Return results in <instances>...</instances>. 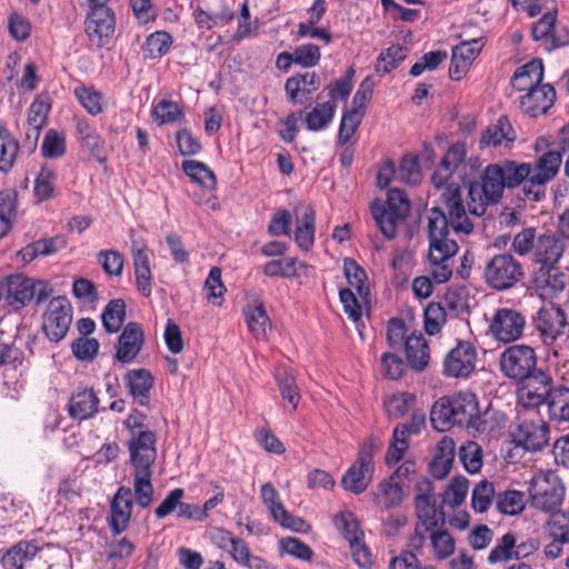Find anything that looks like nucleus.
<instances>
[{"mask_svg": "<svg viewBox=\"0 0 569 569\" xmlns=\"http://www.w3.org/2000/svg\"><path fill=\"white\" fill-rule=\"evenodd\" d=\"M156 433L151 430H138L131 435L129 450L134 468H151L156 460Z\"/></svg>", "mask_w": 569, "mask_h": 569, "instance_id": "21", "label": "nucleus"}, {"mask_svg": "<svg viewBox=\"0 0 569 569\" xmlns=\"http://www.w3.org/2000/svg\"><path fill=\"white\" fill-rule=\"evenodd\" d=\"M184 116L183 108L169 99L160 100L152 109V117L158 124L172 123Z\"/></svg>", "mask_w": 569, "mask_h": 569, "instance_id": "54", "label": "nucleus"}, {"mask_svg": "<svg viewBox=\"0 0 569 569\" xmlns=\"http://www.w3.org/2000/svg\"><path fill=\"white\" fill-rule=\"evenodd\" d=\"M244 312L250 332L256 338L264 337L267 329L271 327V322L263 303L258 302L254 306H249Z\"/></svg>", "mask_w": 569, "mask_h": 569, "instance_id": "48", "label": "nucleus"}, {"mask_svg": "<svg viewBox=\"0 0 569 569\" xmlns=\"http://www.w3.org/2000/svg\"><path fill=\"white\" fill-rule=\"evenodd\" d=\"M144 343V332L140 323L129 322L119 336L114 359L121 363L132 362Z\"/></svg>", "mask_w": 569, "mask_h": 569, "instance_id": "22", "label": "nucleus"}, {"mask_svg": "<svg viewBox=\"0 0 569 569\" xmlns=\"http://www.w3.org/2000/svg\"><path fill=\"white\" fill-rule=\"evenodd\" d=\"M322 96H317L316 107L306 116V126L310 131H320L328 127L332 121L337 103L333 101H326L320 103Z\"/></svg>", "mask_w": 569, "mask_h": 569, "instance_id": "40", "label": "nucleus"}, {"mask_svg": "<svg viewBox=\"0 0 569 569\" xmlns=\"http://www.w3.org/2000/svg\"><path fill=\"white\" fill-rule=\"evenodd\" d=\"M343 271L348 283L356 288L361 298H366L369 295V288L365 284L367 280L365 269L361 268L352 258H346L343 260Z\"/></svg>", "mask_w": 569, "mask_h": 569, "instance_id": "53", "label": "nucleus"}, {"mask_svg": "<svg viewBox=\"0 0 569 569\" xmlns=\"http://www.w3.org/2000/svg\"><path fill=\"white\" fill-rule=\"evenodd\" d=\"M445 220L438 214L430 221L428 259L432 264L431 276L437 283L447 282L452 276V269L448 261L459 250L455 239H445Z\"/></svg>", "mask_w": 569, "mask_h": 569, "instance_id": "4", "label": "nucleus"}, {"mask_svg": "<svg viewBox=\"0 0 569 569\" xmlns=\"http://www.w3.org/2000/svg\"><path fill=\"white\" fill-rule=\"evenodd\" d=\"M397 171L401 182L417 184L421 178L418 157L415 154L403 156Z\"/></svg>", "mask_w": 569, "mask_h": 569, "instance_id": "62", "label": "nucleus"}, {"mask_svg": "<svg viewBox=\"0 0 569 569\" xmlns=\"http://www.w3.org/2000/svg\"><path fill=\"white\" fill-rule=\"evenodd\" d=\"M426 427V413L422 409L413 410L409 423H398L392 432L388 450L386 452V463L392 466L398 463L409 448L408 437L418 435Z\"/></svg>", "mask_w": 569, "mask_h": 569, "instance_id": "11", "label": "nucleus"}, {"mask_svg": "<svg viewBox=\"0 0 569 569\" xmlns=\"http://www.w3.org/2000/svg\"><path fill=\"white\" fill-rule=\"evenodd\" d=\"M529 492L535 508L551 511L561 505L565 487L557 477L545 476L532 481Z\"/></svg>", "mask_w": 569, "mask_h": 569, "instance_id": "14", "label": "nucleus"}, {"mask_svg": "<svg viewBox=\"0 0 569 569\" xmlns=\"http://www.w3.org/2000/svg\"><path fill=\"white\" fill-rule=\"evenodd\" d=\"M468 485L467 478L462 476L455 477L447 488L442 501L448 502L452 507L460 506L466 499Z\"/></svg>", "mask_w": 569, "mask_h": 569, "instance_id": "63", "label": "nucleus"}, {"mask_svg": "<svg viewBox=\"0 0 569 569\" xmlns=\"http://www.w3.org/2000/svg\"><path fill=\"white\" fill-rule=\"evenodd\" d=\"M99 399L92 389H78L72 393L68 412L72 419L84 420L98 411Z\"/></svg>", "mask_w": 569, "mask_h": 569, "instance_id": "32", "label": "nucleus"}, {"mask_svg": "<svg viewBox=\"0 0 569 569\" xmlns=\"http://www.w3.org/2000/svg\"><path fill=\"white\" fill-rule=\"evenodd\" d=\"M274 379L282 399L296 410L300 401V391L293 373L284 367H278L274 371Z\"/></svg>", "mask_w": 569, "mask_h": 569, "instance_id": "43", "label": "nucleus"}, {"mask_svg": "<svg viewBox=\"0 0 569 569\" xmlns=\"http://www.w3.org/2000/svg\"><path fill=\"white\" fill-rule=\"evenodd\" d=\"M557 11L545 13L532 24L531 36L535 41H542L547 51L565 47L569 43V29L563 27L556 29Z\"/></svg>", "mask_w": 569, "mask_h": 569, "instance_id": "17", "label": "nucleus"}, {"mask_svg": "<svg viewBox=\"0 0 569 569\" xmlns=\"http://www.w3.org/2000/svg\"><path fill=\"white\" fill-rule=\"evenodd\" d=\"M429 538L438 559H447L455 552V539L448 530L440 528L432 530Z\"/></svg>", "mask_w": 569, "mask_h": 569, "instance_id": "59", "label": "nucleus"}, {"mask_svg": "<svg viewBox=\"0 0 569 569\" xmlns=\"http://www.w3.org/2000/svg\"><path fill=\"white\" fill-rule=\"evenodd\" d=\"M520 262L510 253L495 254L486 264V283L498 291L512 288L522 278Z\"/></svg>", "mask_w": 569, "mask_h": 569, "instance_id": "9", "label": "nucleus"}, {"mask_svg": "<svg viewBox=\"0 0 569 569\" xmlns=\"http://www.w3.org/2000/svg\"><path fill=\"white\" fill-rule=\"evenodd\" d=\"M127 387L133 398H138L141 406L149 403L150 389L153 386V377L147 369H134L124 377Z\"/></svg>", "mask_w": 569, "mask_h": 569, "instance_id": "37", "label": "nucleus"}, {"mask_svg": "<svg viewBox=\"0 0 569 569\" xmlns=\"http://www.w3.org/2000/svg\"><path fill=\"white\" fill-rule=\"evenodd\" d=\"M132 492L130 488L120 487L110 502L109 527L114 535L128 528L132 513Z\"/></svg>", "mask_w": 569, "mask_h": 569, "instance_id": "25", "label": "nucleus"}, {"mask_svg": "<svg viewBox=\"0 0 569 569\" xmlns=\"http://www.w3.org/2000/svg\"><path fill=\"white\" fill-rule=\"evenodd\" d=\"M321 84V80L316 72L297 73L289 77L284 83V91L288 101L292 104L298 102L299 92L310 94L316 91Z\"/></svg>", "mask_w": 569, "mask_h": 569, "instance_id": "36", "label": "nucleus"}, {"mask_svg": "<svg viewBox=\"0 0 569 569\" xmlns=\"http://www.w3.org/2000/svg\"><path fill=\"white\" fill-rule=\"evenodd\" d=\"M523 493L518 490H506L497 495V509L503 515H518L525 508Z\"/></svg>", "mask_w": 569, "mask_h": 569, "instance_id": "57", "label": "nucleus"}, {"mask_svg": "<svg viewBox=\"0 0 569 569\" xmlns=\"http://www.w3.org/2000/svg\"><path fill=\"white\" fill-rule=\"evenodd\" d=\"M563 237L556 233H542L537 237L535 261L543 266H556L565 251Z\"/></svg>", "mask_w": 569, "mask_h": 569, "instance_id": "26", "label": "nucleus"}, {"mask_svg": "<svg viewBox=\"0 0 569 569\" xmlns=\"http://www.w3.org/2000/svg\"><path fill=\"white\" fill-rule=\"evenodd\" d=\"M19 152L18 140L6 128H0V171L8 172L14 166Z\"/></svg>", "mask_w": 569, "mask_h": 569, "instance_id": "46", "label": "nucleus"}, {"mask_svg": "<svg viewBox=\"0 0 569 569\" xmlns=\"http://www.w3.org/2000/svg\"><path fill=\"white\" fill-rule=\"evenodd\" d=\"M335 526L350 543L363 540V531L360 529V522L350 511L340 512L335 516Z\"/></svg>", "mask_w": 569, "mask_h": 569, "instance_id": "49", "label": "nucleus"}, {"mask_svg": "<svg viewBox=\"0 0 569 569\" xmlns=\"http://www.w3.org/2000/svg\"><path fill=\"white\" fill-rule=\"evenodd\" d=\"M153 491L151 468H134V497L141 508L151 505Z\"/></svg>", "mask_w": 569, "mask_h": 569, "instance_id": "45", "label": "nucleus"}, {"mask_svg": "<svg viewBox=\"0 0 569 569\" xmlns=\"http://www.w3.org/2000/svg\"><path fill=\"white\" fill-rule=\"evenodd\" d=\"M547 531L551 541L545 547L547 558L556 559L562 552V546L569 543V510L552 512L547 521Z\"/></svg>", "mask_w": 569, "mask_h": 569, "instance_id": "19", "label": "nucleus"}, {"mask_svg": "<svg viewBox=\"0 0 569 569\" xmlns=\"http://www.w3.org/2000/svg\"><path fill=\"white\" fill-rule=\"evenodd\" d=\"M562 162L560 147L549 150L540 156L535 164H531L530 179L522 186V192L527 200L539 202L546 197L547 183L558 173Z\"/></svg>", "mask_w": 569, "mask_h": 569, "instance_id": "7", "label": "nucleus"}, {"mask_svg": "<svg viewBox=\"0 0 569 569\" xmlns=\"http://www.w3.org/2000/svg\"><path fill=\"white\" fill-rule=\"evenodd\" d=\"M40 550L37 540H20L1 555V566L3 569H23L24 563L33 560Z\"/></svg>", "mask_w": 569, "mask_h": 569, "instance_id": "27", "label": "nucleus"}, {"mask_svg": "<svg viewBox=\"0 0 569 569\" xmlns=\"http://www.w3.org/2000/svg\"><path fill=\"white\" fill-rule=\"evenodd\" d=\"M446 322V307L440 302H430L425 310V330L433 336L440 332Z\"/></svg>", "mask_w": 569, "mask_h": 569, "instance_id": "61", "label": "nucleus"}, {"mask_svg": "<svg viewBox=\"0 0 569 569\" xmlns=\"http://www.w3.org/2000/svg\"><path fill=\"white\" fill-rule=\"evenodd\" d=\"M57 174L52 169L42 168L34 181L33 193L38 201H47L56 196Z\"/></svg>", "mask_w": 569, "mask_h": 569, "instance_id": "56", "label": "nucleus"}, {"mask_svg": "<svg viewBox=\"0 0 569 569\" xmlns=\"http://www.w3.org/2000/svg\"><path fill=\"white\" fill-rule=\"evenodd\" d=\"M86 33L92 47L102 48L107 37V0H87Z\"/></svg>", "mask_w": 569, "mask_h": 569, "instance_id": "23", "label": "nucleus"}, {"mask_svg": "<svg viewBox=\"0 0 569 569\" xmlns=\"http://www.w3.org/2000/svg\"><path fill=\"white\" fill-rule=\"evenodd\" d=\"M516 385L519 386V400L526 408H537L545 403L555 389L551 375L538 366Z\"/></svg>", "mask_w": 569, "mask_h": 569, "instance_id": "10", "label": "nucleus"}, {"mask_svg": "<svg viewBox=\"0 0 569 569\" xmlns=\"http://www.w3.org/2000/svg\"><path fill=\"white\" fill-rule=\"evenodd\" d=\"M511 436L518 447L528 451H539L548 445L549 427L541 419H522Z\"/></svg>", "mask_w": 569, "mask_h": 569, "instance_id": "18", "label": "nucleus"}, {"mask_svg": "<svg viewBox=\"0 0 569 569\" xmlns=\"http://www.w3.org/2000/svg\"><path fill=\"white\" fill-rule=\"evenodd\" d=\"M500 167L501 179L507 189H513L530 179L531 163L518 162L515 160H502L497 162Z\"/></svg>", "mask_w": 569, "mask_h": 569, "instance_id": "39", "label": "nucleus"}, {"mask_svg": "<svg viewBox=\"0 0 569 569\" xmlns=\"http://www.w3.org/2000/svg\"><path fill=\"white\" fill-rule=\"evenodd\" d=\"M526 327V317L512 308L496 310L489 330L500 342L512 343L521 339Z\"/></svg>", "mask_w": 569, "mask_h": 569, "instance_id": "13", "label": "nucleus"}, {"mask_svg": "<svg viewBox=\"0 0 569 569\" xmlns=\"http://www.w3.org/2000/svg\"><path fill=\"white\" fill-rule=\"evenodd\" d=\"M501 177L498 163H490L481 172L479 180L469 183L467 208L470 214L481 217L489 204L501 200L506 189Z\"/></svg>", "mask_w": 569, "mask_h": 569, "instance_id": "3", "label": "nucleus"}, {"mask_svg": "<svg viewBox=\"0 0 569 569\" xmlns=\"http://www.w3.org/2000/svg\"><path fill=\"white\" fill-rule=\"evenodd\" d=\"M550 420L569 422V388L559 386L553 389L546 401Z\"/></svg>", "mask_w": 569, "mask_h": 569, "instance_id": "41", "label": "nucleus"}, {"mask_svg": "<svg viewBox=\"0 0 569 569\" xmlns=\"http://www.w3.org/2000/svg\"><path fill=\"white\" fill-rule=\"evenodd\" d=\"M406 359L409 367L416 372H422L430 360L429 347L425 337L411 335L405 341Z\"/></svg>", "mask_w": 569, "mask_h": 569, "instance_id": "34", "label": "nucleus"}, {"mask_svg": "<svg viewBox=\"0 0 569 569\" xmlns=\"http://www.w3.org/2000/svg\"><path fill=\"white\" fill-rule=\"evenodd\" d=\"M363 110L348 109L343 112L338 131V141L347 144L358 130L365 117Z\"/></svg>", "mask_w": 569, "mask_h": 569, "instance_id": "52", "label": "nucleus"}, {"mask_svg": "<svg viewBox=\"0 0 569 569\" xmlns=\"http://www.w3.org/2000/svg\"><path fill=\"white\" fill-rule=\"evenodd\" d=\"M456 443L449 437H443L436 446L435 456L429 463V471L436 479L448 476L455 460Z\"/></svg>", "mask_w": 569, "mask_h": 569, "instance_id": "30", "label": "nucleus"}, {"mask_svg": "<svg viewBox=\"0 0 569 569\" xmlns=\"http://www.w3.org/2000/svg\"><path fill=\"white\" fill-rule=\"evenodd\" d=\"M76 136L82 149L88 151L98 162H106L104 140L87 119H76Z\"/></svg>", "mask_w": 569, "mask_h": 569, "instance_id": "28", "label": "nucleus"}, {"mask_svg": "<svg viewBox=\"0 0 569 569\" xmlns=\"http://www.w3.org/2000/svg\"><path fill=\"white\" fill-rule=\"evenodd\" d=\"M316 211L310 204L297 208L295 240L300 249L309 251L315 243Z\"/></svg>", "mask_w": 569, "mask_h": 569, "instance_id": "29", "label": "nucleus"}, {"mask_svg": "<svg viewBox=\"0 0 569 569\" xmlns=\"http://www.w3.org/2000/svg\"><path fill=\"white\" fill-rule=\"evenodd\" d=\"M407 57V48L396 44L382 51L376 62L375 70L385 76L395 70Z\"/></svg>", "mask_w": 569, "mask_h": 569, "instance_id": "47", "label": "nucleus"}, {"mask_svg": "<svg viewBox=\"0 0 569 569\" xmlns=\"http://www.w3.org/2000/svg\"><path fill=\"white\" fill-rule=\"evenodd\" d=\"M72 320L70 302L66 297L50 300L43 313L42 330L50 341L59 342L67 335Z\"/></svg>", "mask_w": 569, "mask_h": 569, "instance_id": "12", "label": "nucleus"}, {"mask_svg": "<svg viewBox=\"0 0 569 569\" xmlns=\"http://www.w3.org/2000/svg\"><path fill=\"white\" fill-rule=\"evenodd\" d=\"M465 143L458 142L452 144L446 154L442 157L440 164L431 176V182L435 188H443L440 194V202L442 207H432L428 213V228L430 221L442 216L445 220V239H450V228L456 234H470L473 231V223L468 218V212L461 194V188L457 183H447L457 168L463 162L466 158Z\"/></svg>", "mask_w": 569, "mask_h": 569, "instance_id": "1", "label": "nucleus"}, {"mask_svg": "<svg viewBox=\"0 0 569 569\" xmlns=\"http://www.w3.org/2000/svg\"><path fill=\"white\" fill-rule=\"evenodd\" d=\"M410 208L406 193L396 188L388 191L386 202L375 199L370 204L373 220L388 239L397 236V227L407 219Z\"/></svg>", "mask_w": 569, "mask_h": 569, "instance_id": "5", "label": "nucleus"}, {"mask_svg": "<svg viewBox=\"0 0 569 569\" xmlns=\"http://www.w3.org/2000/svg\"><path fill=\"white\" fill-rule=\"evenodd\" d=\"M296 64L302 68L316 67L321 58L320 48L313 43L301 44L293 50Z\"/></svg>", "mask_w": 569, "mask_h": 569, "instance_id": "64", "label": "nucleus"}, {"mask_svg": "<svg viewBox=\"0 0 569 569\" xmlns=\"http://www.w3.org/2000/svg\"><path fill=\"white\" fill-rule=\"evenodd\" d=\"M517 139V133L512 128L507 116H500L497 123L488 126L481 133L479 140L480 149L486 147H498L503 142L512 143Z\"/></svg>", "mask_w": 569, "mask_h": 569, "instance_id": "31", "label": "nucleus"}, {"mask_svg": "<svg viewBox=\"0 0 569 569\" xmlns=\"http://www.w3.org/2000/svg\"><path fill=\"white\" fill-rule=\"evenodd\" d=\"M459 458L469 473H476L482 467V449L475 441H467L459 448Z\"/></svg>", "mask_w": 569, "mask_h": 569, "instance_id": "58", "label": "nucleus"}, {"mask_svg": "<svg viewBox=\"0 0 569 569\" xmlns=\"http://www.w3.org/2000/svg\"><path fill=\"white\" fill-rule=\"evenodd\" d=\"M566 274L556 266L539 267L532 272V282L537 289L548 295H557L566 288Z\"/></svg>", "mask_w": 569, "mask_h": 569, "instance_id": "33", "label": "nucleus"}, {"mask_svg": "<svg viewBox=\"0 0 569 569\" xmlns=\"http://www.w3.org/2000/svg\"><path fill=\"white\" fill-rule=\"evenodd\" d=\"M181 169L192 181L201 184L208 190L216 189V174L204 162L198 160H184L181 163Z\"/></svg>", "mask_w": 569, "mask_h": 569, "instance_id": "42", "label": "nucleus"}, {"mask_svg": "<svg viewBox=\"0 0 569 569\" xmlns=\"http://www.w3.org/2000/svg\"><path fill=\"white\" fill-rule=\"evenodd\" d=\"M3 300L14 309L20 310L33 299L31 279L22 274H11L0 281Z\"/></svg>", "mask_w": 569, "mask_h": 569, "instance_id": "20", "label": "nucleus"}, {"mask_svg": "<svg viewBox=\"0 0 569 569\" xmlns=\"http://www.w3.org/2000/svg\"><path fill=\"white\" fill-rule=\"evenodd\" d=\"M41 153L44 158L57 159L66 153V139L54 129H49L43 138Z\"/></svg>", "mask_w": 569, "mask_h": 569, "instance_id": "60", "label": "nucleus"}, {"mask_svg": "<svg viewBox=\"0 0 569 569\" xmlns=\"http://www.w3.org/2000/svg\"><path fill=\"white\" fill-rule=\"evenodd\" d=\"M556 90L549 84H536L520 99V108L530 117L546 113L555 103Z\"/></svg>", "mask_w": 569, "mask_h": 569, "instance_id": "24", "label": "nucleus"}, {"mask_svg": "<svg viewBox=\"0 0 569 569\" xmlns=\"http://www.w3.org/2000/svg\"><path fill=\"white\" fill-rule=\"evenodd\" d=\"M496 491L493 483L488 480H481L478 482L471 496V506L476 512H486L495 498Z\"/></svg>", "mask_w": 569, "mask_h": 569, "instance_id": "55", "label": "nucleus"}, {"mask_svg": "<svg viewBox=\"0 0 569 569\" xmlns=\"http://www.w3.org/2000/svg\"><path fill=\"white\" fill-rule=\"evenodd\" d=\"M172 42V36L169 32L156 31L147 37L142 50L148 58H160L169 51Z\"/></svg>", "mask_w": 569, "mask_h": 569, "instance_id": "51", "label": "nucleus"}, {"mask_svg": "<svg viewBox=\"0 0 569 569\" xmlns=\"http://www.w3.org/2000/svg\"><path fill=\"white\" fill-rule=\"evenodd\" d=\"M533 323L547 346L562 336L568 326L565 311L553 303L541 307L533 318Z\"/></svg>", "mask_w": 569, "mask_h": 569, "instance_id": "16", "label": "nucleus"}, {"mask_svg": "<svg viewBox=\"0 0 569 569\" xmlns=\"http://www.w3.org/2000/svg\"><path fill=\"white\" fill-rule=\"evenodd\" d=\"M417 397L412 392H397L385 401L386 412L389 419L402 418L416 403Z\"/></svg>", "mask_w": 569, "mask_h": 569, "instance_id": "50", "label": "nucleus"}, {"mask_svg": "<svg viewBox=\"0 0 569 569\" xmlns=\"http://www.w3.org/2000/svg\"><path fill=\"white\" fill-rule=\"evenodd\" d=\"M523 545H516V537L512 532L505 533L499 542L492 548L488 556L490 563L507 561L511 558L520 559V548Z\"/></svg>", "mask_w": 569, "mask_h": 569, "instance_id": "44", "label": "nucleus"}, {"mask_svg": "<svg viewBox=\"0 0 569 569\" xmlns=\"http://www.w3.org/2000/svg\"><path fill=\"white\" fill-rule=\"evenodd\" d=\"M418 521L416 525H421L423 530H436L443 527L446 523V515L442 507H437L436 500L426 501L425 498H419L415 503Z\"/></svg>", "mask_w": 569, "mask_h": 569, "instance_id": "35", "label": "nucleus"}, {"mask_svg": "<svg viewBox=\"0 0 569 569\" xmlns=\"http://www.w3.org/2000/svg\"><path fill=\"white\" fill-rule=\"evenodd\" d=\"M380 448V442L367 438L359 447L357 459L341 478V487L353 495H360L370 486L375 473L373 457Z\"/></svg>", "mask_w": 569, "mask_h": 569, "instance_id": "6", "label": "nucleus"}, {"mask_svg": "<svg viewBox=\"0 0 569 569\" xmlns=\"http://www.w3.org/2000/svg\"><path fill=\"white\" fill-rule=\"evenodd\" d=\"M479 403L470 391H460L438 399L430 410V421L438 431H446L455 426L471 427L479 419Z\"/></svg>", "mask_w": 569, "mask_h": 569, "instance_id": "2", "label": "nucleus"}, {"mask_svg": "<svg viewBox=\"0 0 569 569\" xmlns=\"http://www.w3.org/2000/svg\"><path fill=\"white\" fill-rule=\"evenodd\" d=\"M477 350L475 346L459 340L443 360V373L452 378H468L476 369Z\"/></svg>", "mask_w": 569, "mask_h": 569, "instance_id": "15", "label": "nucleus"}, {"mask_svg": "<svg viewBox=\"0 0 569 569\" xmlns=\"http://www.w3.org/2000/svg\"><path fill=\"white\" fill-rule=\"evenodd\" d=\"M498 365L501 375L517 383L535 370L538 356L531 346L513 343L500 352Z\"/></svg>", "mask_w": 569, "mask_h": 569, "instance_id": "8", "label": "nucleus"}, {"mask_svg": "<svg viewBox=\"0 0 569 569\" xmlns=\"http://www.w3.org/2000/svg\"><path fill=\"white\" fill-rule=\"evenodd\" d=\"M542 79L543 63L540 59H533L515 71L511 86L518 91H523L541 83Z\"/></svg>", "mask_w": 569, "mask_h": 569, "instance_id": "38", "label": "nucleus"}]
</instances>
